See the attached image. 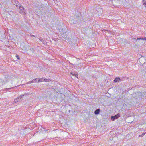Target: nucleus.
<instances>
[{
	"instance_id": "dca6fc26",
	"label": "nucleus",
	"mask_w": 146,
	"mask_h": 146,
	"mask_svg": "<svg viewBox=\"0 0 146 146\" xmlns=\"http://www.w3.org/2000/svg\"><path fill=\"white\" fill-rule=\"evenodd\" d=\"M16 57L18 59H19L20 58H19V56L18 55H16Z\"/></svg>"
},
{
	"instance_id": "f3484780",
	"label": "nucleus",
	"mask_w": 146,
	"mask_h": 146,
	"mask_svg": "<svg viewBox=\"0 0 146 146\" xmlns=\"http://www.w3.org/2000/svg\"><path fill=\"white\" fill-rule=\"evenodd\" d=\"M30 36L31 37H35V36L34 35H32L31 34H30Z\"/></svg>"
},
{
	"instance_id": "a211bd4d",
	"label": "nucleus",
	"mask_w": 146,
	"mask_h": 146,
	"mask_svg": "<svg viewBox=\"0 0 146 146\" xmlns=\"http://www.w3.org/2000/svg\"><path fill=\"white\" fill-rule=\"evenodd\" d=\"M23 84H20V85H19L18 86H16V87H18V86H22L23 85Z\"/></svg>"
},
{
	"instance_id": "1a4fd4ad",
	"label": "nucleus",
	"mask_w": 146,
	"mask_h": 146,
	"mask_svg": "<svg viewBox=\"0 0 146 146\" xmlns=\"http://www.w3.org/2000/svg\"><path fill=\"white\" fill-rule=\"evenodd\" d=\"M70 74L73 76H74L76 77H78V74L75 73V72H71Z\"/></svg>"
},
{
	"instance_id": "f03ea898",
	"label": "nucleus",
	"mask_w": 146,
	"mask_h": 146,
	"mask_svg": "<svg viewBox=\"0 0 146 146\" xmlns=\"http://www.w3.org/2000/svg\"><path fill=\"white\" fill-rule=\"evenodd\" d=\"M119 114L118 113L117 115H115L114 116H112L111 117V119L112 121H114L115 119L119 118Z\"/></svg>"
},
{
	"instance_id": "4468645a",
	"label": "nucleus",
	"mask_w": 146,
	"mask_h": 146,
	"mask_svg": "<svg viewBox=\"0 0 146 146\" xmlns=\"http://www.w3.org/2000/svg\"><path fill=\"white\" fill-rule=\"evenodd\" d=\"M145 134H146V132L145 133H143L141 135H140L139 136V137H142L143 136H144Z\"/></svg>"
},
{
	"instance_id": "ddd939ff",
	"label": "nucleus",
	"mask_w": 146,
	"mask_h": 146,
	"mask_svg": "<svg viewBox=\"0 0 146 146\" xmlns=\"http://www.w3.org/2000/svg\"><path fill=\"white\" fill-rule=\"evenodd\" d=\"M143 5L145 7H146V1L145 0H143Z\"/></svg>"
},
{
	"instance_id": "9d476101",
	"label": "nucleus",
	"mask_w": 146,
	"mask_h": 146,
	"mask_svg": "<svg viewBox=\"0 0 146 146\" xmlns=\"http://www.w3.org/2000/svg\"><path fill=\"white\" fill-rule=\"evenodd\" d=\"M137 95V96H138L139 98V99L141 98L142 97V96L141 95V93H138Z\"/></svg>"
},
{
	"instance_id": "2eb2a0df",
	"label": "nucleus",
	"mask_w": 146,
	"mask_h": 146,
	"mask_svg": "<svg viewBox=\"0 0 146 146\" xmlns=\"http://www.w3.org/2000/svg\"><path fill=\"white\" fill-rule=\"evenodd\" d=\"M105 32H106H106H107L108 33L110 32V33H111V34L112 33V32H111L110 31H109L107 30L106 31H105Z\"/></svg>"
},
{
	"instance_id": "f257e3e1",
	"label": "nucleus",
	"mask_w": 146,
	"mask_h": 146,
	"mask_svg": "<svg viewBox=\"0 0 146 146\" xmlns=\"http://www.w3.org/2000/svg\"><path fill=\"white\" fill-rule=\"evenodd\" d=\"M19 9L20 10L19 13L21 14H26V13L25 12V9L24 8L21 6H19Z\"/></svg>"
},
{
	"instance_id": "0eeeda50",
	"label": "nucleus",
	"mask_w": 146,
	"mask_h": 146,
	"mask_svg": "<svg viewBox=\"0 0 146 146\" xmlns=\"http://www.w3.org/2000/svg\"><path fill=\"white\" fill-rule=\"evenodd\" d=\"M100 109H98L94 111V113L96 115H98L100 111Z\"/></svg>"
},
{
	"instance_id": "20e7f679",
	"label": "nucleus",
	"mask_w": 146,
	"mask_h": 146,
	"mask_svg": "<svg viewBox=\"0 0 146 146\" xmlns=\"http://www.w3.org/2000/svg\"><path fill=\"white\" fill-rule=\"evenodd\" d=\"M22 98V97L21 96H19L17 97V98L15 99L14 100V102H13V104H15L17 103V102L19 101V100H18L19 99H21Z\"/></svg>"
},
{
	"instance_id": "9b49d317",
	"label": "nucleus",
	"mask_w": 146,
	"mask_h": 146,
	"mask_svg": "<svg viewBox=\"0 0 146 146\" xmlns=\"http://www.w3.org/2000/svg\"><path fill=\"white\" fill-rule=\"evenodd\" d=\"M14 2L15 3V5L17 7H18V6H19V3L16 1H15Z\"/></svg>"
},
{
	"instance_id": "6e6552de",
	"label": "nucleus",
	"mask_w": 146,
	"mask_h": 146,
	"mask_svg": "<svg viewBox=\"0 0 146 146\" xmlns=\"http://www.w3.org/2000/svg\"><path fill=\"white\" fill-rule=\"evenodd\" d=\"M145 40L146 41V37L144 38H138L136 40V42H137L138 40Z\"/></svg>"
},
{
	"instance_id": "6ab92c4d",
	"label": "nucleus",
	"mask_w": 146,
	"mask_h": 146,
	"mask_svg": "<svg viewBox=\"0 0 146 146\" xmlns=\"http://www.w3.org/2000/svg\"><path fill=\"white\" fill-rule=\"evenodd\" d=\"M14 88V87H11V88H8V89H11V88Z\"/></svg>"
},
{
	"instance_id": "423d86ee",
	"label": "nucleus",
	"mask_w": 146,
	"mask_h": 146,
	"mask_svg": "<svg viewBox=\"0 0 146 146\" xmlns=\"http://www.w3.org/2000/svg\"><path fill=\"white\" fill-rule=\"evenodd\" d=\"M121 79L119 77H116V78L114 80V82L115 83L119 82V81H120Z\"/></svg>"
},
{
	"instance_id": "39448f33",
	"label": "nucleus",
	"mask_w": 146,
	"mask_h": 146,
	"mask_svg": "<svg viewBox=\"0 0 146 146\" xmlns=\"http://www.w3.org/2000/svg\"><path fill=\"white\" fill-rule=\"evenodd\" d=\"M37 78L34 79L32 80L29 81V82L26 83H25V84H30L31 83L35 82L37 81Z\"/></svg>"
},
{
	"instance_id": "7ed1b4c3",
	"label": "nucleus",
	"mask_w": 146,
	"mask_h": 146,
	"mask_svg": "<svg viewBox=\"0 0 146 146\" xmlns=\"http://www.w3.org/2000/svg\"><path fill=\"white\" fill-rule=\"evenodd\" d=\"M120 2L119 0H112V1H111V2L113 3L114 5H116L117 3H119Z\"/></svg>"
},
{
	"instance_id": "aec40b11",
	"label": "nucleus",
	"mask_w": 146,
	"mask_h": 146,
	"mask_svg": "<svg viewBox=\"0 0 146 146\" xmlns=\"http://www.w3.org/2000/svg\"><path fill=\"white\" fill-rule=\"evenodd\" d=\"M45 80H46V81H46V82H47V81H46V80H47V79H45Z\"/></svg>"
},
{
	"instance_id": "f8f14e48",
	"label": "nucleus",
	"mask_w": 146,
	"mask_h": 146,
	"mask_svg": "<svg viewBox=\"0 0 146 146\" xmlns=\"http://www.w3.org/2000/svg\"><path fill=\"white\" fill-rule=\"evenodd\" d=\"M43 80L44 81H46V80L45 79H43V78H40L39 80H38V81L40 82H41L43 81Z\"/></svg>"
}]
</instances>
